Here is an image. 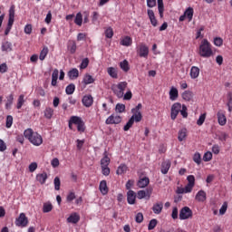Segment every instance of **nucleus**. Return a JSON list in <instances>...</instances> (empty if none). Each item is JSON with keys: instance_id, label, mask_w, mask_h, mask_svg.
<instances>
[{"instance_id": "nucleus-2", "label": "nucleus", "mask_w": 232, "mask_h": 232, "mask_svg": "<svg viewBox=\"0 0 232 232\" xmlns=\"http://www.w3.org/2000/svg\"><path fill=\"white\" fill-rule=\"evenodd\" d=\"M200 57H204L205 59H209L211 55H213V49H211V44L207 39H204L199 45Z\"/></svg>"}, {"instance_id": "nucleus-59", "label": "nucleus", "mask_w": 232, "mask_h": 232, "mask_svg": "<svg viewBox=\"0 0 232 232\" xmlns=\"http://www.w3.org/2000/svg\"><path fill=\"white\" fill-rule=\"evenodd\" d=\"M187 180H188V184L192 186V187H195V176L193 175H189L187 177Z\"/></svg>"}, {"instance_id": "nucleus-30", "label": "nucleus", "mask_w": 232, "mask_h": 232, "mask_svg": "<svg viewBox=\"0 0 232 232\" xmlns=\"http://www.w3.org/2000/svg\"><path fill=\"white\" fill-rule=\"evenodd\" d=\"M47 179H48V174H46V172L36 175V180L40 182V184H44Z\"/></svg>"}, {"instance_id": "nucleus-16", "label": "nucleus", "mask_w": 232, "mask_h": 232, "mask_svg": "<svg viewBox=\"0 0 232 232\" xmlns=\"http://www.w3.org/2000/svg\"><path fill=\"white\" fill-rule=\"evenodd\" d=\"M147 14L149 15V18L152 26H157L158 22H157V18L155 17V13L153 12V10L148 9Z\"/></svg>"}, {"instance_id": "nucleus-36", "label": "nucleus", "mask_w": 232, "mask_h": 232, "mask_svg": "<svg viewBox=\"0 0 232 232\" xmlns=\"http://www.w3.org/2000/svg\"><path fill=\"white\" fill-rule=\"evenodd\" d=\"M120 68H121L123 72H130V63H128V60H123L121 62Z\"/></svg>"}, {"instance_id": "nucleus-62", "label": "nucleus", "mask_w": 232, "mask_h": 232, "mask_svg": "<svg viewBox=\"0 0 232 232\" xmlns=\"http://www.w3.org/2000/svg\"><path fill=\"white\" fill-rule=\"evenodd\" d=\"M32 24H28L24 26V34H26L27 35H30L32 34Z\"/></svg>"}, {"instance_id": "nucleus-3", "label": "nucleus", "mask_w": 232, "mask_h": 232, "mask_svg": "<svg viewBox=\"0 0 232 232\" xmlns=\"http://www.w3.org/2000/svg\"><path fill=\"white\" fill-rule=\"evenodd\" d=\"M128 88L127 82H121L118 84H113L111 87V90L113 92L114 95L118 97V99H122L124 97V91Z\"/></svg>"}, {"instance_id": "nucleus-7", "label": "nucleus", "mask_w": 232, "mask_h": 232, "mask_svg": "<svg viewBox=\"0 0 232 232\" xmlns=\"http://www.w3.org/2000/svg\"><path fill=\"white\" fill-rule=\"evenodd\" d=\"M193 217V210L189 208V207H184L179 211V219L180 220H188V218H191Z\"/></svg>"}, {"instance_id": "nucleus-45", "label": "nucleus", "mask_w": 232, "mask_h": 232, "mask_svg": "<svg viewBox=\"0 0 232 232\" xmlns=\"http://www.w3.org/2000/svg\"><path fill=\"white\" fill-rule=\"evenodd\" d=\"M193 160H194V162H196V164H198V166H200V164L202 162V158L200 156V153L196 152L193 156Z\"/></svg>"}, {"instance_id": "nucleus-61", "label": "nucleus", "mask_w": 232, "mask_h": 232, "mask_svg": "<svg viewBox=\"0 0 232 232\" xmlns=\"http://www.w3.org/2000/svg\"><path fill=\"white\" fill-rule=\"evenodd\" d=\"M135 220L138 224H141V222L144 220V216L142 213L139 212L135 217Z\"/></svg>"}, {"instance_id": "nucleus-50", "label": "nucleus", "mask_w": 232, "mask_h": 232, "mask_svg": "<svg viewBox=\"0 0 232 232\" xmlns=\"http://www.w3.org/2000/svg\"><path fill=\"white\" fill-rule=\"evenodd\" d=\"M213 159V154L209 151L206 152L203 156L204 162H209Z\"/></svg>"}, {"instance_id": "nucleus-42", "label": "nucleus", "mask_w": 232, "mask_h": 232, "mask_svg": "<svg viewBox=\"0 0 232 232\" xmlns=\"http://www.w3.org/2000/svg\"><path fill=\"white\" fill-rule=\"evenodd\" d=\"M46 55H48V47H44L39 55L40 61H44Z\"/></svg>"}, {"instance_id": "nucleus-47", "label": "nucleus", "mask_w": 232, "mask_h": 232, "mask_svg": "<svg viewBox=\"0 0 232 232\" xmlns=\"http://www.w3.org/2000/svg\"><path fill=\"white\" fill-rule=\"evenodd\" d=\"M179 113H181L183 119H188V107L185 104L181 106Z\"/></svg>"}, {"instance_id": "nucleus-1", "label": "nucleus", "mask_w": 232, "mask_h": 232, "mask_svg": "<svg viewBox=\"0 0 232 232\" xmlns=\"http://www.w3.org/2000/svg\"><path fill=\"white\" fill-rule=\"evenodd\" d=\"M24 135L34 146H41L43 144V137L39 133L34 132L32 129L25 130Z\"/></svg>"}, {"instance_id": "nucleus-56", "label": "nucleus", "mask_w": 232, "mask_h": 232, "mask_svg": "<svg viewBox=\"0 0 232 232\" xmlns=\"http://www.w3.org/2000/svg\"><path fill=\"white\" fill-rule=\"evenodd\" d=\"M132 97H133V94L131 93L130 90H129L125 94L123 92V100L124 101H131Z\"/></svg>"}, {"instance_id": "nucleus-33", "label": "nucleus", "mask_w": 232, "mask_h": 232, "mask_svg": "<svg viewBox=\"0 0 232 232\" xmlns=\"http://www.w3.org/2000/svg\"><path fill=\"white\" fill-rule=\"evenodd\" d=\"M82 82L84 84H93V82H95V79H93L92 75L87 73L84 75Z\"/></svg>"}, {"instance_id": "nucleus-54", "label": "nucleus", "mask_w": 232, "mask_h": 232, "mask_svg": "<svg viewBox=\"0 0 232 232\" xmlns=\"http://www.w3.org/2000/svg\"><path fill=\"white\" fill-rule=\"evenodd\" d=\"M206 121V113H203L199 116L198 120L197 121L198 126H202Z\"/></svg>"}, {"instance_id": "nucleus-37", "label": "nucleus", "mask_w": 232, "mask_h": 232, "mask_svg": "<svg viewBox=\"0 0 232 232\" xmlns=\"http://www.w3.org/2000/svg\"><path fill=\"white\" fill-rule=\"evenodd\" d=\"M227 106L228 108V111L231 113L232 111V92H229L227 95Z\"/></svg>"}, {"instance_id": "nucleus-18", "label": "nucleus", "mask_w": 232, "mask_h": 232, "mask_svg": "<svg viewBox=\"0 0 232 232\" xmlns=\"http://www.w3.org/2000/svg\"><path fill=\"white\" fill-rule=\"evenodd\" d=\"M200 75V68L197 66H192L190 69V77L191 79H198Z\"/></svg>"}, {"instance_id": "nucleus-20", "label": "nucleus", "mask_w": 232, "mask_h": 232, "mask_svg": "<svg viewBox=\"0 0 232 232\" xmlns=\"http://www.w3.org/2000/svg\"><path fill=\"white\" fill-rule=\"evenodd\" d=\"M79 220H81V217H80L79 214H77V213L72 214V215L67 218V222H69L70 224H77V222H79Z\"/></svg>"}, {"instance_id": "nucleus-13", "label": "nucleus", "mask_w": 232, "mask_h": 232, "mask_svg": "<svg viewBox=\"0 0 232 232\" xmlns=\"http://www.w3.org/2000/svg\"><path fill=\"white\" fill-rule=\"evenodd\" d=\"M137 198V194H135V191L129 190L127 192V202L128 204L133 205L135 204V199Z\"/></svg>"}, {"instance_id": "nucleus-63", "label": "nucleus", "mask_w": 232, "mask_h": 232, "mask_svg": "<svg viewBox=\"0 0 232 232\" xmlns=\"http://www.w3.org/2000/svg\"><path fill=\"white\" fill-rule=\"evenodd\" d=\"M37 169V162H33L29 165V171L30 173H34Z\"/></svg>"}, {"instance_id": "nucleus-25", "label": "nucleus", "mask_w": 232, "mask_h": 232, "mask_svg": "<svg viewBox=\"0 0 232 232\" xmlns=\"http://www.w3.org/2000/svg\"><path fill=\"white\" fill-rule=\"evenodd\" d=\"M193 14H194L193 7H188L185 10L184 14H185V17L188 19V23H191V21H193Z\"/></svg>"}, {"instance_id": "nucleus-15", "label": "nucleus", "mask_w": 232, "mask_h": 232, "mask_svg": "<svg viewBox=\"0 0 232 232\" xmlns=\"http://www.w3.org/2000/svg\"><path fill=\"white\" fill-rule=\"evenodd\" d=\"M181 97L184 101H187L188 102H191L193 101V97H195V94H193V92L191 91H185Z\"/></svg>"}, {"instance_id": "nucleus-55", "label": "nucleus", "mask_w": 232, "mask_h": 232, "mask_svg": "<svg viewBox=\"0 0 232 232\" xmlns=\"http://www.w3.org/2000/svg\"><path fill=\"white\" fill-rule=\"evenodd\" d=\"M226 211H227V201H225L222 207L219 209V214L226 215Z\"/></svg>"}, {"instance_id": "nucleus-43", "label": "nucleus", "mask_w": 232, "mask_h": 232, "mask_svg": "<svg viewBox=\"0 0 232 232\" xmlns=\"http://www.w3.org/2000/svg\"><path fill=\"white\" fill-rule=\"evenodd\" d=\"M52 209H53V206L52 205V203L48 202L44 204L43 211L44 213H50Z\"/></svg>"}, {"instance_id": "nucleus-64", "label": "nucleus", "mask_w": 232, "mask_h": 232, "mask_svg": "<svg viewBox=\"0 0 232 232\" xmlns=\"http://www.w3.org/2000/svg\"><path fill=\"white\" fill-rule=\"evenodd\" d=\"M110 169L108 167H102V175H104L105 177H108V175H110Z\"/></svg>"}, {"instance_id": "nucleus-22", "label": "nucleus", "mask_w": 232, "mask_h": 232, "mask_svg": "<svg viewBox=\"0 0 232 232\" xmlns=\"http://www.w3.org/2000/svg\"><path fill=\"white\" fill-rule=\"evenodd\" d=\"M103 155V159L101 160V168L110 166V157H108V151H105Z\"/></svg>"}, {"instance_id": "nucleus-49", "label": "nucleus", "mask_w": 232, "mask_h": 232, "mask_svg": "<svg viewBox=\"0 0 232 232\" xmlns=\"http://www.w3.org/2000/svg\"><path fill=\"white\" fill-rule=\"evenodd\" d=\"M53 184H54V189L56 191H59V189H61V179H59V177H55L53 180Z\"/></svg>"}, {"instance_id": "nucleus-39", "label": "nucleus", "mask_w": 232, "mask_h": 232, "mask_svg": "<svg viewBox=\"0 0 232 232\" xmlns=\"http://www.w3.org/2000/svg\"><path fill=\"white\" fill-rule=\"evenodd\" d=\"M73 92H75V84L70 83L65 89V93L67 95H73Z\"/></svg>"}, {"instance_id": "nucleus-24", "label": "nucleus", "mask_w": 232, "mask_h": 232, "mask_svg": "<svg viewBox=\"0 0 232 232\" xmlns=\"http://www.w3.org/2000/svg\"><path fill=\"white\" fill-rule=\"evenodd\" d=\"M57 79H59V70L54 69L52 73V86H57Z\"/></svg>"}, {"instance_id": "nucleus-60", "label": "nucleus", "mask_w": 232, "mask_h": 232, "mask_svg": "<svg viewBox=\"0 0 232 232\" xmlns=\"http://www.w3.org/2000/svg\"><path fill=\"white\" fill-rule=\"evenodd\" d=\"M214 44L216 46H222V44H224V40L221 37H216L214 39Z\"/></svg>"}, {"instance_id": "nucleus-40", "label": "nucleus", "mask_w": 232, "mask_h": 232, "mask_svg": "<svg viewBox=\"0 0 232 232\" xmlns=\"http://www.w3.org/2000/svg\"><path fill=\"white\" fill-rule=\"evenodd\" d=\"M115 111L117 113H124L126 111V105L122 103H117L115 107Z\"/></svg>"}, {"instance_id": "nucleus-35", "label": "nucleus", "mask_w": 232, "mask_h": 232, "mask_svg": "<svg viewBox=\"0 0 232 232\" xmlns=\"http://www.w3.org/2000/svg\"><path fill=\"white\" fill-rule=\"evenodd\" d=\"M148 184H150V178L145 177L138 181V186L140 188H146Z\"/></svg>"}, {"instance_id": "nucleus-34", "label": "nucleus", "mask_w": 232, "mask_h": 232, "mask_svg": "<svg viewBox=\"0 0 232 232\" xmlns=\"http://www.w3.org/2000/svg\"><path fill=\"white\" fill-rule=\"evenodd\" d=\"M126 171H128V166L126 164H121L118 167L116 173L118 175H124V173H126Z\"/></svg>"}, {"instance_id": "nucleus-41", "label": "nucleus", "mask_w": 232, "mask_h": 232, "mask_svg": "<svg viewBox=\"0 0 232 232\" xmlns=\"http://www.w3.org/2000/svg\"><path fill=\"white\" fill-rule=\"evenodd\" d=\"M74 23L78 26H82V14L77 13L75 19H74Z\"/></svg>"}, {"instance_id": "nucleus-29", "label": "nucleus", "mask_w": 232, "mask_h": 232, "mask_svg": "<svg viewBox=\"0 0 232 232\" xmlns=\"http://www.w3.org/2000/svg\"><path fill=\"white\" fill-rule=\"evenodd\" d=\"M100 191L103 195H108V185L106 183V180H102L100 182Z\"/></svg>"}, {"instance_id": "nucleus-19", "label": "nucleus", "mask_w": 232, "mask_h": 232, "mask_svg": "<svg viewBox=\"0 0 232 232\" xmlns=\"http://www.w3.org/2000/svg\"><path fill=\"white\" fill-rule=\"evenodd\" d=\"M169 168H171V161H163L161 164V173H163V175H166L168 171H169Z\"/></svg>"}, {"instance_id": "nucleus-38", "label": "nucleus", "mask_w": 232, "mask_h": 232, "mask_svg": "<svg viewBox=\"0 0 232 232\" xmlns=\"http://www.w3.org/2000/svg\"><path fill=\"white\" fill-rule=\"evenodd\" d=\"M2 51L3 52H12V43L5 42L2 44Z\"/></svg>"}, {"instance_id": "nucleus-44", "label": "nucleus", "mask_w": 232, "mask_h": 232, "mask_svg": "<svg viewBox=\"0 0 232 232\" xmlns=\"http://www.w3.org/2000/svg\"><path fill=\"white\" fill-rule=\"evenodd\" d=\"M53 116V109L50 107L46 108L44 111V117L46 119H52Z\"/></svg>"}, {"instance_id": "nucleus-58", "label": "nucleus", "mask_w": 232, "mask_h": 232, "mask_svg": "<svg viewBox=\"0 0 232 232\" xmlns=\"http://www.w3.org/2000/svg\"><path fill=\"white\" fill-rule=\"evenodd\" d=\"M70 53H75L77 52V44L75 41L72 42V45L69 47Z\"/></svg>"}, {"instance_id": "nucleus-10", "label": "nucleus", "mask_w": 232, "mask_h": 232, "mask_svg": "<svg viewBox=\"0 0 232 232\" xmlns=\"http://www.w3.org/2000/svg\"><path fill=\"white\" fill-rule=\"evenodd\" d=\"M15 226L18 227H26L28 226V218L25 213H21L15 220Z\"/></svg>"}, {"instance_id": "nucleus-11", "label": "nucleus", "mask_w": 232, "mask_h": 232, "mask_svg": "<svg viewBox=\"0 0 232 232\" xmlns=\"http://www.w3.org/2000/svg\"><path fill=\"white\" fill-rule=\"evenodd\" d=\"M122 122V118L121 116H114L111 114L105 121V124H121Z\"/></svg>"}, {"instance_id": "nucleus-27", "label": "nucleus", "mask_w": 232, "mask_h": 232, "mask_svg": "<svg viewBox=\"0 0 232 232\" xmlns=\"http://www.w3.org/2000/svg\"><path fill=\"white\" fill-rule=\"evenodd\" d=\"M218 121L220 126H226V123L227 122V119H226V115L220 112H218Z\"/></svg>"}, {"instance_id": "nucleus-46", "label": "nucleus", "mask_w": 232, "mask_h": 232, "mask_svg": "<svg viewBox=\"0 0 232 232\" xmlns=\"http://www.w3.org/2000/svg\"><path fill=\"white\" fill-rule=\"evenodd\" d=\"M157 224H159V221L157 219H151L149 223L148 229L149 231H151L152 229H155L157 227Z\"/></svg>"}, {"instance_id": "nucleus-6", "label": "nucleus", "mask_w": 232, "mask_h": 232, "mask_svg": "<svg viewBox=\"0 0 232 232\" xmlns=\"http://www.w3.org/2000/svg\"><path fill=\"white\" fill-rule=\"evenodd\" d=\"M71 122H72V124H76L78 131H81L82 133L86 130L84 121H82V119L79 116L71 117Z\"/></svg>"}, {"instance_id": "nucleus-28", "label": "nucleus", "mask_w": 232, "mask_h": 232, "mask_svg": "<svg viewBox=\"0 0 232 232\" xmlns=\"http://www.w3.org/2000/svg\"><path fill=\"white\" fill-rule=\"evenodd\" d=\"M196 200H198V202H205L206 200V191L204 190H199L197 195H196Z\"/></svg>"}, {"instance_id": "nucleus-5", "label": "nucleus", "mask_w": 232, "mask_h": 232, "mask_svg": "<svg viewBox=\"0 0 232 232\" xmlns=\"http://www.w3.org/2000/svg\"><path fill=\"white\" fill-rule=\"evenodd\" d=\"M142 121V112H138V114H133L128 121L126 125L123 127L124 131H128L134 122H140Z\"/></svg>"}, {"instance_id": "nucleus-4", "label": "nucleus", "mask_w": 232, "mask_h": 232, "mask_svg": "<svg viewBox=\"0 0 232 232\" xmlns=\"http://www.w3.org/2000/svg\"><path fill=\"white\" fill-rule=\"evenodd\" d=\"M15 21V5H11L9 9V18L6 29L5 31V35H8L10 34V30H12V26H14V22Z\"/></svg>"}, {"instance_id": "nucleus-21", "label": "nucleus", "mask_w": 232, "mask_h": 232, "mask_svg": "<svg viewBox=\"0 0 232 232\" xmlns=\"http://www.w3.org/2000/svg\"><path fill=\"white\" fill-rule=\"evenodd\" d=\"M133 40L131 39V37L124 36L123 38H121L120 44H121V46H131Z\"/></svg>"}, {"instance_id": "nucleus-52", "label": "nucleus", "mask_w": 232, "mask_h": 232, "mask_svg": "<svg viewBox=\"0 0 232 232\" xmlns=\"http://www.w3.org/2000/svg\"><path fill=\"white\" fill-rule=\"evenodd\" d=\"M88 64H90V60L88 58L83 59L80 65L81 70L88 68Z\"/></svg>"}, {"instance_id": "nucleus-57", "label": "nucleus", "mask_w": 232, "mask_h": 232, "mask_svg": "<svg viewBox=\"0 0 232 232\" xmlns=\"http://www.w3.org/2000/svg\"><path fill=\"white\" fill-rule=\"evenodd\" d=\"M14 123V117L8 115L6 117V128H12V124Z\"/></svg>"}, {"instance_id": "nucleus-14", "label": "nucleus", "mask_w": 232, "mask_h": 232, "mask_svg": "<svg viewBox=\"0 0 232 232\" xmlns=\"http://www.w3.org/2000/svg\"><path fill=\"white\" fill-rule=\"evenodd\" d=\"M163 208H164V203L158 202L153 205L152 211L153 213H155V215H160V213H162Z\"/></svg>"}, {"instance_id": "nucleus-31", "label": "nucleus", "mask_w": 232, "mask_h": 232, "mask_svg": "<svg viewBox=\"0 0 232 232\" xmlns=\"http://www.w3.org/2000/svg\"><path fill=\"white\" fill-rule=\"evenodd\" d=\"M107 73L111 77L112 79H118L119 75L117 74V69L115 67H109L107 69Z\"/></svg>"}, {"instance_id": "nucleus-17", "label": "nucleus", "mask_w": 232, "mask_h": 232, "mask_svg": "<svg viewBox=\"0 0 232 232\" xmlns=\"http://www.w3.org/2000/svg\"><path fill=\"white\" fill-rule=\"evenodd\" d=\"M169 95L170 101H177V99H179V90L175 87H171Z\"/></svg>"}, {"instance_id": "nucleus-23", "label": "nucleus", "mask_w": 232, "mask_h": 232, "mask_svg": "<svg viewBox=\"0 0 232 232\" xmlns=\"http://www.w3.org/2000/svg\"><path fill=\"white\" fill-rule=\"evenodd\" d=\"M186 137H188V130L186 129H181L178 132V140L179 142H182V140H186Z\"/></svg>"}, {"instance_id": "nucleus-12", "label": "nucleus", "mask_w": 232, "mask_h": 232, "mask_svg": "<svg viewBox=\"0 0 232 232\" xmlns=\"http://www.w3.org/2000/svg\"><path fill=\"white\" fill-rule=\"evenodd\" d=\"M82 102L83 106H85L86 108H90V106H92V104H93V96H92V95L83 96Z\"/></svg>"}, {"instance_id": "nucleus-8", "label": "nucleus", "mask_w": 232, "mask_h": 232, "mask_svg": "<svg viewBox=\"0 0 232 232\" xmlns=\"http://www.w3.org/2000/svg\"><path fill=\"white\" fill-rule=\"evenodd\" d=\"M180 110H182V104L180 102H175L170 109V119L171 121H175L177 119L179 113H180Z\"/></svg>"}, {"instance_id": "nucleus-9", "label": "nucleus", "mask_w": 232, "mask_h": 232, "mask_svg": "<svg viewBox=\"0 0 232 232\" xmlns=\"http://www.w3.org/2000/svg\"><path fill=\"white\" fill-rule=\"evenodd\" d=\"M137 53L140 57L148 59V55H150V47L145 44H140L138 47Z\"/></svg>"}, {"instance_id": "nucleus-53", "label": "nucleus", "mask_w": 232, "mask_h": 232, "mask_svg": "<svg viewBox=\"0 0 232 232\" xmlns=\"http://www.w3.org/2000/svg\"><path fill=\"white\" fill-rule=\"evenodd\" d=\"M105 37H107V39H111V37H113V29L111 27L106 29Z\"/></svg>"}, {"instance_id": "nucleus-51", "label": "nucleus", "mask_w": 232, "mask_h": 232, "mask_svg": "<svg viewBox=\"0 0 232 232\" xmlns=\"http://www.w3.org/2000/svg\"><path fill=\"white\" fill-rule=\"evenodd\" d=\"M13 103H14V94H10L7 97V102L5 104V108L8 110V108H10V106H12Z\"/></svg>"}, {"instance_id": "nucleus-32", "label": "nucleus", "mask_w": 232, "mask_h": 232, "mask_svg": "<svg viewBox=\"0 0 232 232\" xmlns=\"http://www.w3.org/2000/svg\"><path fill=\"white\" fill-rule=\"evenodd\" d=\"M158 10L160 14V19L164 17V1L163 0H158Z\"/></svg>"}, {"instance_id": "nucleus-26", "label": "nucleus", "mask_w": 232, "mask_h": 232, "mask_svg": "<svg viewBox=\"0 0 232 232\" xmlns=\"http://www.w3.org/2000/svg\"><path fill=\"white\" fill-rule=\"evenodd\" d=\"M67 75L69 79L73 81V79H77V77H79V70H77L76 68H73L68 72Z\"/></svg>"}, {"instance_id": "nucleus-48", "label": "nucleus", "mask_w": 232, "mask_h": 232, "mask_svg": "<svg viewBox=\"0 0 232 232\" xmlns=\"http://www.w3.org/2000/svg\"><path fill=\"white\" fill-rule=\"evenodd\" d=\"M23 104H24V95L21 94L18 98V102L16 105L17 110H21V108H23Z\"/></svg>"}]
</instances>
